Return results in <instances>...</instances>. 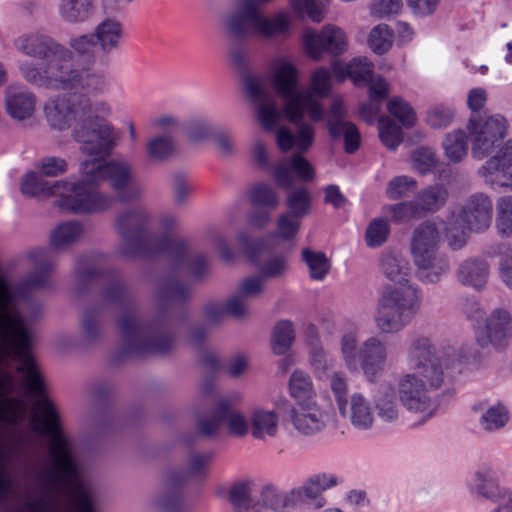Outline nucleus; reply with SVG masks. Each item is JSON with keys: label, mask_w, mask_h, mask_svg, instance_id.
Instances as JSON below:
<instances>
[{"label": "nucleus", "mask_w": 512, "mask_h": 512, "mask_svg": "<svg viewBox=\"0 0 512 512\" xmlns=\"http://www.w3.org/2000/svg\"><path fill=\"white\" fill-rule=\"evenodd\" d=\"M422 293L414 284L387 289L378 299L374 324L380 334L401 332L420 311Z\"/></svg>", "instance_id": "8"}, {"label": "nucleus", "mask_w": 512, "mask_h": 512, "mask_svg": "<svg viewBox=\"0 0 512 512\" xmlns=\"http://www.w3.org/2000/svg\"><path fill=\"white\" fill-rule=\"evenodd\" d=\"M43 112L50 128H72V139L87 156L109 157L118 144V133L107 120L112 108L104 100L92 101L84 94L57 95L44 103Z\"/></svg>", "instance_id": "1"}, {"label": "nucleus", "mask_w": 512, "mask_h": 512, "mask_svg": "<svg viewBox=\"0 0 512 512\" xmlns=\"http://www.w3.org/2000/svg\"><path fill=\"white\" fill-rule=\"evenodd\" d=\"M241 402L239 393H231L221 397L213 406L212 415L198 420L197 428L206 437L215 435L225 423L231 435L243 437L247 434L249 425L237 405Z\"/></svg>", "instance_id": "16"}, {"label": "nucleus", "mask_w": 512, "mask_h": 512, "mask_svg": "<svg viewBox=\"0 0 512 512\" xmlns=\"http://www.w3.org/2000/svg\"><path fill=\"white\" fill-rule=\"evenodd\" d=\"M405 362L410 372L397 381V392L402 406L416 417L415 425L429 420L436 410L431 392L444 383V365L431 339L413 338L407 348Z\"/></svg>", "instance_id": "2"}, {"label": "nucleus", "mask_w": 512, "mask_h": 512, "mask_svg": "<svg viewBox=\"0 0 512 512\" xmlns=\"http://www.w3.org/2000/svg\"><path fill=\"white\" fill-rule=\"evenodd\" d=\"M251 435L258 440L274 438L279 430V417L274 410L256 408L250 416Z\"/></svg>", "instance_id": "32"}, {"label": "nucleus", "mask_w": 512, "mask_h": 512, "mask_svg": "<svg viewBox=\"0 0 512 512\" xmlns=\"http://www.w3.org/2000/svg\"><path fill=\"white\" fill-rule=\"evenodd\" d=\"M390 226L384 218H374L365 230V242L369 248H378L388 239Z\"/></svg>", "instance_id": "53"}, {"label": "nucleus", "mask_w": 512, "mask_h": 512, "mask_svg": "<svg viewBox=\"0 0 512 512\" xmlns=\"http://www.w3.org/2000/svg\"><path fill=\"white\" fill-rule=\"evenodd\" d=\"M309 363L314 375L319 379H325L335 368L336 360L320 343L318 337L313 336L308 340Z\"/></svg>", "instance_id": "35"}, {"label": "nucleus", "mask_w": 512, "mask_h": 512, "mask_svg": "<svg viewBox=\"0 0 512 512\" xmlns=\"http://www.w3.org/2000/svg\"><path fill=\"white\" fill-rule=\"evenodd\" d=\"M336 478L332 475L318 474L309 478L302 486L292 489L296 506L305 499H315L323 491L334 486Z\"/></svg>", "instance_id": "36"}, {"label": "nucleus", "mask_w": 512, "mask_h": 512, "mask_svg": "<svg viewBox=\"0 0 512 512\" xmlns=\"http://www.w3.org/2000/svg\"><path fill=\"white\" fill-rule=\"evenodd\" d=\"M449 191L442 183L421 188L412 200L383 206V213L395 224L422 219L440 211L447 203Z\"/></svg>", "instance_id": "14"}, {"label": "nucleus", "mask_w": 512, "mask_h": 512, "mask_svg": "<svg viewBox=\"0 0 512 512\" xmlns=\"http://www.w3.org/2000/svg\"><path fill=\"white\" fill-rule=\"evenodd\" d=\"M456 115L455 108L447 104H437L426 113L425 122L433 129H444L451 125Z\"/></svg>", "instance_id": "51"}, {"label": "nucleus", "mask_w": 512, "mask_h": 512, "mask_svg": "<svg viewBox=\"0 0 512 512\" xmlns=\"http://www.w3.org/2000/svg\"><path fill=\"white\" fill-rule=\"evenodd\" d=\"M91 34L99 50L109 54L120 47L124 29L118 19L105 18L94 27Z\"/></svg>", "instance_id": "27"}, {"label": "nucleus", "mask_w": 512, "mask_h": 512, "mask_svg": "<svg viewBox=\"0 0 512 512\" xmlns=\"http://www.w3.org/2000/svg\"><path fill=\"white\" fill-rule=\"evenodd\" d=\"M250 200L256 206L275 210L279 206V197L276 190L265 183H260L250 190Z\"/></svg>", "instance_id": "56"}, {"label": "nucleus", "mask_w": 512, "mask_h": 512, "mask_svg": "<svg viewBox=\"0 0 512 512\" xmlns=\"http://www.w3.org/2000/svg\"><path fill=\"white\" fill-rule=\"evenodd\" d=\"M21 192L27 197H54V206L72 215H82L81 206L85 193H79L77 177L50 182L35 172L25 174L21 181Z\"/></svg>", "instance_id": "12"}, {"label": "nucleus", "mask_w": 512, "mask_h": 512, "mask_svg": "<svg viewBox=\"0 0 512 512\" xmlns=\"http://www.w3.org/2000/svg\"><path fill=\"white\" fill-rule=\"evenodd\" d=\"M493 217L491 198L484 193H475L467 198L458 212V218L470 232L486 231Z\"/></svg>", "instance_id": "20"}, {"label": "nucleus", "mask_w": 512, "mask_h": 512, "mask_svg": "<svg viewBox=\"0 0 512 512\" xmlns=\"http://www.w3.org/2000/svg\"><path fill=\"white\" fill-rule=\"evenodd\" d=\"M467 131L454 129L448 132L442 141L444 156L451 163H459L465 159L468 152Z\"/></svg>", "instance_id": "37"}, {"label": "nucleus", "mask_w": 512, "mask_h": 512, "mask_svg": "<svg viewBox=\"0 0 512 512\" xmlns=\"http://www.w3.org/2000/svg\"><path fill=\"white\" fill-rule=\"evenodd\" d=\"M295 340L294 325L289 320L276 323L271 334V348L275 355H284L290 350Z\"/></svg>", "instance_id": "41"}, {"label": "nucleus", "mask_w": 512, "mask_h": 512, "mask_svg": "<svg viewBox=\"0 0 512 512\" xmlns=\"http://www.w3.org/2000/svg\"><path fill=\"white\" fill-rule=\"evenodd\" d=\"M91 157L92 161L84 160L80 163V176L77 177L78 191L85 193V196H81L82 215L102 213L113 206V196L100 190V184L104 180L108 181L120 201L140 198L142 188L134 182L133 166L129 161L112 160L101 163L106 157Z\"/></svg>", "instance_id": "4"}, {"label": "nucleus", "mask_w": 512, "mask_h": 512, "mask_svg": "<svg viewBox=\"0 0 512 512\" xmlns=\"http://www.w3.org/2000/svg\"><path fill=\"white\" fill-rule=\"evenodd\" d=\"M489 271L487 261L479 258H468L459 264L456 277L462 285L481 290L487 283Z\"/></svg>", "instance_id": "29"}, {"label": "nucleus", "mask_w": 512, "mask_h": 512, "mask_svg": "<svg viewBox=\"0 0 512 512\" xmlns=\"http://www.w3.org/2000/svg\"><path fill=\"white\" fill-rule=\"evenodd\" d=\"M338 411L357 430L366 431L373 426L374 408L370 400L360 392L351 394Z\"/></svg>", "instance_id": "23"}, {"label": "nucleus", "mask_w": 512, "mask_h": 512, "mask_svg": "<svg viewBox=\"0 0 512 512\" xmlns=\"http://www.w3.org/2000/svg\"><path fill=\"white\" fill-rule=\"evenodd\" d=\"M381 270L390 281L398 286L411 284L409 264L397 254L385 253L381 258Z\"/></svg>", "instance_id": "39"}, {"label": "nucleus", "mask_w": 512, "mask_h": 512, "mask_svg": "<svg viewBox=\"0 0 512 512\" xmlns=\"http://www.w3.org/2000/svg\"><path fill=\"white\" fill-rule=\"evenodd\" d=\"M13 46L20 54L35 59L23 60L18 65L20 76L30 85L51 79L54 76L52 69L60 65L59 59L65 56V52H69L80 66H93L95 63L92 49L96 43L92 34L72 37L66 46L44 33L26 32L13 40Z\"/></svg>", "instance_id": "3"}, {"label": "nucleus", "mask_w": 512, "mask_h": 512, "mask_svg": "<svg viewBox=\"0 0 512 512\" xmlns=\"http://www.w3.org/2000/svg\"><path fill=\"white\" fill-rule=\"evenodd\" d=\"M305 53L314 61H321L324 54L340 56L348 49V36L337 25L325 24L319 32L307 29L303 33Z\"/></svg>", "instance_id": "17"}, {"label": "nucleus", "mask_w": 512, "mask_h": 512, "mask_svg": "<svg viewBox=\"0 0 512 512\" xmlns=\"http://www.w3.org/2000/svg\"><path fill=\"white\" fill-rule=\"evenodd\" d=\"M374 74V64L366 57H355L348 63V78L358 86H366Z\"/></svg>", "instance_id": "50"}, {"label": "nucleus", "mask_w": 512, "mask_h": 512, "mask_svg": "<svg viewBox=\"0 0 512 512\" xmlns=\"http://www.w3.org/2000/svg\"><path fill=\"white\" fill-rule=\"evenodd\" d=\"M149 159L163 162L175 153V143L171 135L162 134L150 138L146 144Z\"/></svg>", "instance_id": "43"}, {"label": "nucleus", "mask_w": 512, "mask_h": 512, "mask_svg": "<svg viewBox=\"0 0 512 512\" xmlns=\"http://www.w3.org/2000/svg\"><path fill=\"white\" fill-rule=\"evenodd\" d=\"M212 458L213 454L208 451H190L187 456L185 467L179 471L175 470L167 474L164 483V489L166 492H170L189 479H203L206 476V471L212 461Z\"/></svg>", "instance_id": "22"}, {"label": "nucleus", "mask_w": 512, "mask_h": 512, "mask_svg": "<svg viewBox=\"0 0 512 512\" xmlns=\"http://www.w3.org/2000/svg\"><path fill=\"white\" fill-rule=\"evenodd\" d=\"M495 228L501 237H512V195L496 200Z\"/></svg>", "instance_id": "42"}, {"label": "nucleus", "mask_w": 512, "mask_h": 512, "mask_svg": "<svg viewBox=\"0 0 512 512\" xmlns=\"http://www.w3.org/2000/svg\"><path fill=\"white\" fill-rule=\"evenodd\" d=\"M288 269L287 259L282 255L269 257L260 265V276L266 279H277L285 275Z\"/></svg>", "instance_id": "64"}, {"label": "nucleus", "mask_w": 512, "mask_h": 512, "mask_svg": "<svg viewBox=\"0 0 512 512\" xmlns=\"http://www.w3.org/2000/svg\"><path fill=\"white\" fill-rule=\"evenodd\" d=\"M411 158L413 169L422 175L432 172L438 164L436 152L430 147L416 148Z\"/></svg>", "instance_id": "58"}, {"label": "nucleus", "mask_w": 512, "mask_h": 512, "mask_svg": "<svg viewBox=\"0 0 512 512\" xmlns=\"http://www.w3.org/2000/svg\"><path fill=\"white\" fill-rule=\"evenodd\" d=\"M509 421L508 409L500 403L489 406L479 418V424L484 431L494 432L502 429Z\"/></svg>", "instance_id": "45"}, {"label": "nucleus", "mask_w": 512, "mask_h": 512, "mask_svg": "<svg viewBox=\"0 0 512 512\" xmlns=\"http://www.w3.org/2000/svg\"><path fill=\"white\" fill-rule=\"evenodd\" d=\"M488 59L499 68L512 64V35H504L495 39L489 47Z\"/></svg>", "instance_id": "44"}, {"label": "nucleus", "mask_w": 512, "mask_h": 512, "mask_svg": "<svg viewBox=\"0 0 512 512\" xmlns=\"http://www.w3.org/2000/svg\"><path fill=\"white\" fill-rule=\"evenodd\" d=\"M330 418L329 409L322 407L317 400L295 405L289 412L290 423L303 436H313L322 432Z\"/></svg>", "instance_id": "19"}, {"label": "nucleus", "mask_w": 512, "mask_h": 512, "mask_svg": "<svg viewBox=\"0 0 512 512\" xmlns=\"http://www.w3.org/2000/svg\"><path fill=\"white\" fill-rule=\"evenodd\" d=\"M265 507L274 512H286L296 507L292 490L288 492L279 491L273 486H265L261 491V499L253 504L252 512H261Z\"/></svg>", "instance_id": "33"}, {"label": "nucleus", "mask_w": 512, "mask_h": 512, "mask_svg": "<svg viewBox=\"0 0 512 512\" xmlns=\"http://www.w3.org/2000/svg\"><path fill=\"white\" fill-rule=\"evenodd\" d=\"M49 251L36 248L28 253V258L36 266V271L28 275L23 286L27 289L44 288L48 285L49 277L55 270V263L48 261Z\"/></svg>", "instance_id": "30"}, {"label": "nucleus", "mask_w": 512, "mask_h": 512, "mask_svg": "<svg viewBox=\"0 0 512 512\" xmlns=\"http://www.w3.org/2000/svg\"><path fill=\"white\" fill-rule=\"evenodd\" d=\"M417 188V181L407 175L393 177L388 183L385 190L386 196L390 200H398L406 198Z\"/></svg>", "instance_id": "54"}, {"label": "nucleus", "mask_w": 512, "mask_h": 512, "mask_svg": "<svg viewBox=\"0 0 512 512\" xmlns=\"http://www.w3.org/2000/svg\"><path fill=\"white\" fill-rule=\"evenodd\" d=\"M246 95L253 103L257 120L266 131H273L279 124L281 113L271 92L263 87L261 81L247 77L244 82Z\"/></svg>", "instance_id": "18"}, {"label": "nucleus", "mask_w": 512, "mask_h": 512, "mask_svg": "<svg viewBox=\"0 0 512 512\" xmlns=\"http://www.w3.org/2000/svg\"><path fill=\"white\" fill-rule=\"evenodd\" d=\"M393 32L387 24H378L368 36V45L376 54L386 53L392 46Z\"/></svg>", "instance_id": "52"}, {"label": "nucleus", "mask_w": 512, "mask_h": 512, "mask_svg": "<svg viewBox=\"0 0 512 512\" xmlns=\"http://www.w3.org/2000/svg\"><path fill=\"white\" fill-rule=\"evenodd\" d=\"M463 311L468 318L477 321L475 337L481 347L500 348L511 339L512 314L508 309L498 307L486 315L477 301L469 300Z\"/></svg>", "instance_id": "13"}, {"label": "nucleus", "mask_w": 512, "mask_h": 512, "mask_svg": "<svg viewBox=\"0 0 512 512\" xmlns=\"http://www.w3.org/2000/svg\"><path fill=\"white\" fill-rule=\"evenodd\" d=\"M188 298V288L175 278L161 280L154 293L158 305L183 302Z\"/></svg>", "instance_id": "40"}, {"label": "nucleus", "mask_w": 512, "mask_h": 512, "mask_svg": "<svg viewBox=\"0 0 512 512\" xmlns=\"http://www.w3.org/2000/svg\"><path fill=\"white\" fill-rule=\"evenodd\" d=\"M442 241L440 227L435 221L425 220L418 224L411 235L409 250L411 257L439 252Z\"/></svg>", "instance_id": "24"}, {"label": "nucleus", "mask_w": 512, "mask_h": 512, "mask_svg": "<svg viewBox=\"0 0 512 512\" xmlns=\"http://www.w3.org/2000/svg\"><path fill=\"white\" fill-rule=\"evenodd\" d=\"M339 348L342 360L350 372L360 367L366 380L377 382L389 365V348L378 336H370L359 344L357 329L341 335Z\"/></svg>", "instance_id": "9"}, {"label": "nucleus", "mask_w": 512, "mask_h": 512, "mask_svg": "<svg viewBox=\"0 0 512 512\" xmlns=\"http://www.w3.org/2000/svg\"><path fill=\"white\" fill-rule=\"evenodd\" d=\"M83 224L78 220H68L57 225L50 233L49 245L61 251L75 244L83 235Z\"/></svg>", "instance_id": "34"}, {"label": "nucleus", "mask_w": 512, "mask_h": 512, "mask_svg": "<svg viewBox=\"0 0 512 512\" xmlns=\"http://www.w3.org/2000/svg\"><path fill=\"white\" fill-rule=\"evenodd\" d=\"M275 91L284 100L283 113L291 123L301 121L307 113L310 120H323V108L310 91L298 90V70L288 60L280 59L275 63L272 75Z\"/></svg>", "instance_id": "10"}, {"label": "nucleus", "mask_w": 512, "mask_h": 512, "mask_svg": "<svg viewBox=\"0 0 512 512\" xmlns=\"http://www.w3.org/2000/svg\"><path fill=\"white\" fill-rule=\"evenodd\" d=\"M36 95L24 86L10 85L5 89V109L15 120L23 121L35 113Z\"/></svg>", "instance_id": "25"}, {"label": "nucleus", "mask_w": 512, "mask_h": 512, "mask_svg": "<svg viewBox=\"0 0 512 512\" xmlns=\"http://www.w3.org/2000/svg\"><path fill=\"white\" fill-rule=\"evenodd\" d=\"M420 281L438 283L449 271V261L440 252L412 258Z\"/></svg>", "instance_id": "26"}, {"label": "nucleus", "mask_w": 512, "mask_h": 512, "mask_svg": "<svg viewBox=\"0 0 512 512\" xmlns=\"http://www.w3.org/2000/svg\"><path fill=\"white\" fill-rule=\"evenodd\" d=\"M375 409L382 421L391 423L399 417L398 405L392 391L385 392L376 398Z\"/></svg>", "instance_id": "60"}, {"label": "nucleus", "mask_w": 512, "mask_h": 512, "mask_svg": "<svg viewBox=\"0 0 512 512\" xmlns=\"http://www.w3.org/2000/svg\"><path fill=\"white\" fill-rule=\"evenodd\" d=\"M294 124L298 126L296 134L286 127L276 131V142L281 151L287 152L294 146L297 148L296 153L282 159L273 168L275 183L282 189H291L295 178L302 182H312L316 176L314 167L302 156V153L307 152L314 142V128L303 122V118Z\"/></svg>", "instance_id": "6"}, {"label": "nucleus", "mask_w": 512, "mask_h": 512, "mask_svg": "<svg viewBox=\"0 0 512 512\" xmlns=\"http://www.w3.org/2000/svg\"><path fill=\"white\" fill-rule=\"evenodd\" d=\"M389 113L398 119L403 126L410 127L416 120V115L412 107L401 97H393L387 103Z\"/></svg>", "instance_id": "61"}, {"label": "nucleus", "mask_w": 512, "mask_h": 512, "mask_svg": "<svg viewBox=\"0 0 512 512\" xmlns=\"http://www.w3.org/2000/svg\"><path fill=\"white\" fill-rule=\"evenodd\" d=\"M152 216L144 207H132L119 212L114 220V229L121 239L118 253L124 258L150 255L164 251L170 245V238L153 237L148 228Z\"/></svg>", "instance_id": "7"}, {"label": "nucleus", "mask_w": 512, "mask_h": 512, "mask_svg": "<svg viewBox=\"0 0 512 512\" xmlns=\"http://www.w3.org/2000/svg\"><path fill=\"white\" fill-rule=\"evenodd\" d=\"M117 331L121 348L128 355H167L176 347L175 322L164 311L145 326L136 311H124L117 319Z\"/></svg>", "instance_id": "5"}, {"label": "nucleus", "mask_w": 512, "mask_h": 512, "mask_svg": "<svg viewBox=\"0 0 512 512\" xmlns=\"http://www.w3.org/2000/svg\"><path fill=\"white\" fill-rule=\"evenodd\" d=\"M475 482L477 493L492 501H498L506 492L505 489L499 487L494 473L490 469L478 470L475 474Z\"/></svg>", "instance_id": "46"}, {"label": "nucleus", "mask_w": 512, "mask_h": 512, "mask_svg": "<svg viewBox=\"0 0 512 512\" xmlns=\"http://www.w3.org/2000/svg\"><path fill=\"white\" fill-rule=\"evenodd\" d=\"M289 392L296 401L295 405L308 403L317 400V393L314 389L310 375L302 370H295L289 379Z\"/></svg>", "instance_id": "38"}, {"label": "nucleus", "mask_w": 512, "mask_h": 512, "mask_svg": "<svg viewBox=\"0 0 512 512\" xmlns=\"http://www.w3.org/2000/svg\"><path fill=\"white\" fill-rule=\"evenodd\" d=\"M59 64L52 69L54 76L51 79L32 85L33 87L49 91H83L84 95L98 96L109 90L107 76L92 66H80L74 62L69 52L64 53Z\"/></svg>", "instance_id": "11"}, {"label": "nucleus", "mask_w": 512, "mask_h": 512, "mask_svg": "<svg viewBox=\"0 0 512 512\" xmlns=\"http://www.w3.org/2000/svg\"><path fill=\"white\" fill-rule=\"evenodd\" d=\"M291 9L299 16L307 15L313 22L324 19V10L329 0H288Z\"/></svg>", "instance_id": "49"}, {"label": "nucleus", "mask_w": 512, "mask_h": 512, "mask_svg": "<svg viewBox=\"0 0 512 512\" xmlns=\"http://www.w3.org/2000/svg\"><path fill=\"white\" fill-rule=\"evenodd\" d=\"M302 260L306 263L309 276L313 280H323L330 271V260L323 252H316L306 248L302 251Z\"/></svg>", "instance_id": "47"}, {"label": "nucleus", "mask_w": 512, "mask_h": 512, "mask_svg": "<svg viewBox=\"0 0 512 512\" xmlns=\"http://www.w3.org/2000/svg\"><path fill=\"white\" fill-rule=\"evenodd\" d=\"M256 34L266 39L287 37L291 33L292 17L283 10H279L269 16L264 15L259 9L257 17Z\"/></svg>", "instance_id": "28"}, {"label": "nucleus", "mask_w": 512, "mask_h": 512, "mask_svg": "<svg viewBox=\"0 0 512 512\" xmlns=\"http://www.w3.org/2000/svg\"><path fill=\"white\" fill-rule=\"evenodd\" d=\"M378 132L381 142L390 150H395L403 140L401 127L388 117L379 120Z\"/></svg>", "instance_id": "55"}, {"label": "nucleus", "mask_w": 512, "mask_h": 512, "mask_svg": "<svg viewBox=\"0 0 512 512\" xmlns=\"http://www.w3.org/2000/svg\"><path fill=\"white\" fill-rule=\"evenodd\" d=\"M273 0H241L231 14L227 16L225 26L230 34L239 37L251 32L256 34L257 17L262 5Z\"/></svg>", "instance_id": "21"}, {"label": "nucleus", "mask_w": 512, "mask_h": 512, "mask_svg": "<svg viewBox=\"0 0 512 512\" xmlns=\"http://www.w3.org/2000/svg\"><path fill=\"white\" fill-rule=\"evenodd\" d=\"M312 196L306 187H298L291 190L286 197L288 212L303 218L310 213Z\"/></svg>", "instance_id": "48"}, {"label": "nucleus", "mask_w": 512, "mask_h": 512, "mask_svg": "<svg viewBox=\"0 0 512 512\" xmlns=\"http://www.w3.org/2000/svg\"><path fill=\"white\" fill-rule=\"evenodd\" d=\"M303 91H310L316 101L317 98L327 97L331 91L330 71L325 67L316 68L311 74L309 88Z\"/></svg>", "instance_id": "57"}, {"label": "nucleus", "mask_w": 512, "mask_h": 512, "mask_svg": "<svg viewBox=\"0 0 512 512\" xmlns=\"http://www.w3.org/2000/svg\"><path fill=\"white\" fill-rule=\"evenodd\" d=\"M508 119L500 113L470 117L465 125L471 156L483 160L492 155L509 133Z\"/></svg>", "instance_id": "15"}, {"label": "nucleus", "mask_w": 512, "mask_h": 512, "mask_svg": "<svg viewBox=\"0 0 512 512\" xmlns=\"http://www.w3.org/2000/svg\"><path fill=\"white\" fill-rule=\"evenodd\" d=\"M445 237L451 250H460L468 242L469 234L460 227L459 218L451 217L445 227Z\"/></svg>", "instance_id": "62"}, {"label": "nucleus", "mask_w": 512, "mask_h": 512, "mask_svg": "<svg viewBox=\"0 0 512 512\" xmlns=\"http://www.w3.org/2000/svg\"><path fill=\"white\" fill-rule=\"evenodd\" d=\"M96 9L95 0H59L57 13L60 19L69 25L88 22Z\"/></svg>", "instance_id": "31"}, {"label": "nucleus", "mask_w": 512, "mask_h": 512, "mask_svg": "<svg viewBox=\"0 0 512 512\" xmlns=\"http://www.w3.org/2000/svg\"><path fill=\"white\" fill-rule=\"evenodd\" d=\"M102 300L107 305L123 306L128 302V289L121 279H114L102 292Z\"/></svg>", "instance_id": "63"}, {"label": "nucleus", "mask_w": 512, "mask_h": 512, "mask_svg": "<svg viewBox=\"0 0 512 512\" xmlns=\"http://www.w3.org/2000/svg\"><path fill=\"white\" fill-rule=\"evenodd\" d=\"M483 166L490 172L505 171L512 165V138L503 141L501 146L494 152Z\"/></svg>", "instance_id": "59"}]
</instances>
